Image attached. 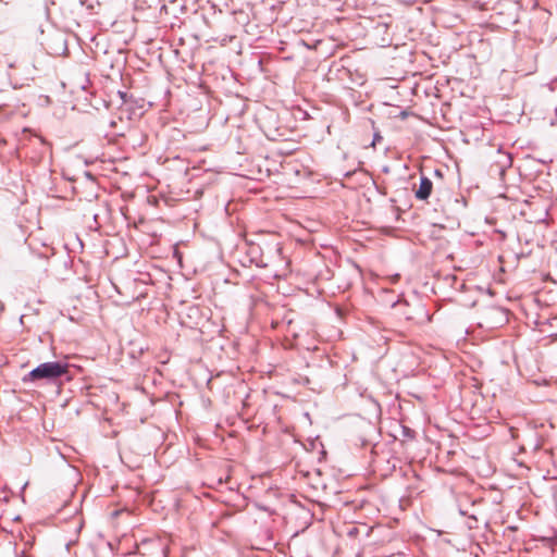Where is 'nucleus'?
Masks as SVG:
<instances>
[{"label":"nucleus","mask_w":557,"mask_h":557,"mask_svg":"<svg viewBox=\"0 0 557 557\" xmlns=\"http://www.w3.org/2000/svg\"><path fill=\"white\" fill-rule=\"evenodd\" d=\"M432 188H433L432 181L429 177L422 175L420 177L419 187L416 190V198L419 200H426L432 193Z\"/></svg>","instance_id":"2"},{"label":"nucleus","mask_w":557,"mask_h":557,"mask_svg":"<svg viewBox=\"0 0 557 557\" xmlns=\"http://www.w3.org/2000/svg\"><path fill=\"white\" fill-rule=\"evenodd\" d=\"M502 168H507L511 165V157L509 153H504L503 159L497 161Z\"/></svg>","instance_id":"3"},{"label":"nucleus","mask_w":557,"mask_h":557,"mask_svg":"<svg viewBox=\"0 0 557 557\" xmlns=\"http://www.w3.org/2000/svg\"><path fill=\"white\" fill-rule=\"evenodd\" d=\"M375 144H376V141H375V140H372V141H371V147H375Z\"/></svg>","instance_id":"5"},{"label":"nucleus","mask_w":557,"mask_h":557,"mask_svg":"<svg viewBox=\"0 0 557 557\" xmlns=\"http://www.w3.org/2000/svg\"><path fill=\"white\" fill-rule=\"evenodd\" d=\"M69 373V364L66 362L51 361L40 363L33 369L23 382H35L39 380L53 381Z\"/></svg>","instance_id":"1"},{"label":"nucleus","mask_w":557,"mask_h":557,"mask_svg":"<svg viewBox=\"0 0 557 557\" xmlns=\"http://www.w3.org/2000/svg\"><path fill=\"white\" fill-rule=\"evenodd\" d=\"M290 152H292V150H288V151H280V154H288V153H290Z\"/></svg>","instance_id":"4"}]
</instances>
